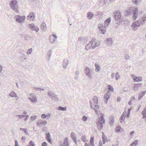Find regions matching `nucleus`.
<instances>
[{
  "mask_svg": "<svg viewBox=\"0 0 146 146\" xmlns=\"http://www.w3.org/2000/svg\"><path fill=\"white\" fill-rule=\"evenodd\" d=\"M98 98L96 96H94L93 98V101L90 103L91 108L94 109L96 112L99 109V107L98 105Z\"/></svg>",
  "mask_w": 146,
  "mask_h": 146,
  "instance_id": "f257e3e1",
  "label": "nucleus"
},
{
  "mask_svg": "<svg viewBox=\"0 0 146 146\" xmlns=\"http://www.w3.org/2000/svg\"><path fill=\"white\" fill-rule=\"evenodd\" d=\"M90 44H91V46L93 48L99 46L100 45V42L98 41H97L95 38H93L90 41Z\"/></svg>",
  "mask_w": 146,
  "mask_h": 146,
  "instance_id": "f03ea898",
  "label": "nucleus"
},
{
  "mask_svg": "<svg viewBox=\"0 0 146 146\" xmlns=\"http://www.w3.org/2000/svg\"><path fill=\"white\" fill-rule=\"evenodd\" d=\"M17 2L16 0H14L12 1L10 3V6L12 9L14 10L17 9L18 7Z\"/></svg>",
  "mask_w": 146,
  "mask_h": 146,
  "instance_id": "7ed1b4c3",
  "label": "nucleus"
},
{
  "mask_svg": "<svg viewBox=\"0 0 146 146\" xmlns=\"http://www.w3.org/2000/svg\"><path fill=\"white\" fill-rule=\"evenodd\" d=\"M29 27L30 29L33 30H35L37 32L39 31V28L35 26L33 24H30L29 25Z\"/></svg>",
  "mask_w": 146,
  "mask_h": 146,
  "instance_id": "20e7f679",
  "label": "nucleus"
},
{
  "mask_svg": "<svg viewBox=\"0 0 146 146\" xmlns=\"http://www.w3.org/2000/svg\"><path fill=\"white\" fill-rule=\"evenodd\" d=\"M131 77L133 78L134 81L135 82H140L142 80V78L140 76L137 77L134 75H132L131 76Z\"/></svg>",
  "mask_w": 146,
  "mask_h": 146,
  "instance_id": "39448f33",
  "label": "nucleus"
},
{
  "mask_svg": "<svg viewBox=\"0 0 146 146\" xmlns=\"http://www.w3.org/2000/svg\"><path fill=\"white\" fill-rule=\"evenodd\" d=\"M101 120L100 121V123L98 125V127L100 129L103 127V125L105 123V120L103 116H102L101 117Z\"/></svg>",
  "mask_w": 146,
  "mask_h": 146,
  "instance_id": "423d86ee",
  "label": "nucleus"
},
{
  "mask_svg": "<svg viewBox=\"0 0 146 146\" xmlns=\"http://www.w3.org/2000/svg\"><path fill=\"white\" fill-rule=\"evenodd\" d=\"M133 19L134 20H135L137 17L138 14L137 13L138 11V10L137 8H135L133 10Z\"/></svg>",
  "mask_w": 146,
  "mask_h": 146,
  "instance_id": "0eeeda50",
  "label": "nucleus"
},
{
  "mask_svg": "<svg viewBox=\"0 0 146 146\" xmlns=\"http://www.w3.org/2000/svg\"><path fill=\"white\" fill-rule=\"evenodd\" d=\"M30 96L31 98H29L32 102H34L37 101L36 98L34 94L31 93L30 94Z\"/></svg>",
  "mask_w": 146,
  "mask_h": 146,
  "instance_id": "6e6552de",
  "label": "nucleus"
},
{
  "mask_svg": "<svg viewBox=\"0 0 146 146\" xmlns=\"http://www.w3.org/2000/svg\"><path fill=\"white\" fill-rule=\"evenodd\" d=\"M25 17L24 16H19L17 18V21L18 22H23L25 20Z\"/></svg>",
  "mask_w": 146,
  "mask_h": 146,
  "instance_id": "1a4fd4ad",
  "label": "nucleus"
},
{
  "mask_svg": "<svg viewBox=\"0 0 146 146\" xmlns=\"http://www.w3.org/2000/svg\"><path fill=\"white\" fill-rule=\"evenodd\" d=\"M57 38L56 36L54 34H52L50 36V40L51 42L53 43L54 42Z\"/></svg>",
  "mask_w": 146,
  "mask_h": 146,
  "instance_id": "9d476101",
  "label": "nucleus"
},
{
  "mask_svg": "<svg viewBox=\"0 0 146 146\" xmlns=\"http://www.w3.org/2000/svg\"><path fill=\"white\" fill-rule=\"evenodd\" d=\"M46 123L47 122L46 121H44L41 120H39L37 122V124L38 126H40L41 125H46Z\"/></svg>",
  "mask_w": 146,
  "mask_h": 146,
  "instance_id": "9b49d317",
  "label": "nucleus"
},
{
  "mask_svg": "<svg viewBox=\"0 0 146 146\" xmlns=\"http://www.w3.org/2000/svg\"><path fill=\"white\" fill-rule=\"evenodd\" d=\"M85 72L86 75L90 76L91 75V71L89 69V68L87 67L86 68L85 70Z\"/></svg>",
  "mask_w": 146,
  "mask_h": 146,
  "instance_id": "f8f14e48",
  "label": "nucleus"
},
{
  "mask_svg": "<svg viewBox=\"0 0 146 146\" xmlns=\"http://www.w3.org/2000/svg\"><path fill=\"white\" fill-rule=\"evenodd\" d=\"M62 146H69L68 140V138L66 137L64 139V141Z\"/></svg>",
  "mask_w": 146,
  "mask_h": 146,
  "instance_id": "ddd939ff",
  "label": "nucleus"
},
{
  "mask_svg": "<svg viewBox=\"0 0 146 146\" xmlns=\"http://www.w3.org/2000/svg\"><path fill=\"white\" fill-rule=\"evenodd\" d=\"M131 26L133 28H135L139 26V22L137 21H135L133 23Z\"/></svg>",
  "mask_w": 146,
  "mask_h": 146,
  "instance_id": "4468645a",
  "label": "nucleus"
},
{
  "mask_svg": "<svg viewBox=\"0 0 146 146\" xmlns=\"http://www.w3.org/2000/svg\"><path fill=\"white\" fill-rule=\"evenodd\" d=\"M103 134L102 136V141L103 144H104L106 142L108 141V139H107L106 137L104 135V133L102 132Z\"/></svg>",
  "mask_w": 146,
  "mask_h": 146,
  "instance_id": "2eb2a0df",
  "label": "nucleus"
},
{
  "mask_svg": "<svg viewBox=\"0 0 146 146\" xmlns=\"http://www.w3.org/2000/svg\"><path fill=\"white\" fill-rule=\"evenodd\" d=\"M115 19H118L120 18L121 17V14L120 13L117 12L115 13Z\"/></svg>",
  "mask_w": 146,
  "mask_h": 146,
  "instance_id": "dca6fc26",
  "label": "nucleus"
},
{
  "mask_svg": "<svg viewBox=\"0 0 146 146\" xmlns=\"http://www.w3.org/2000/svg\"><path fill=\"white\" fill-rule=\"evenodd\" d=\"M126 112H124L122 115L121 116L120 121L121 122H122L123 121L126 116Z\"/></svg>",
  "mask_w": 146,
  "mask_h": 146,
  "instance_id": "f3484780",
  "label": "nucleus"
},
{
  "mask_svg": "<svg viewBox=\"0 0 146 146\" xmlns=\"http://www.w3.org/2000/svg\"><path fill=\"white\" fill-rule=\"evenodd\" d=\"M71 136L74 141L76 143V136H75L74 133L73 132L71 133Z\"/></svg>",
  "mask_w": 146,
  "mask_h": 146,
  "instance_id": "a211bd4d",
  "label": "nucleus"
},
{
  "mask_svg": "<svg viewBox=\"0 0 146 146\" xmlns=\"http://www.w3.org/2000/svg\"><path fill=\"white\" fill-rule=\"evenodd\" d=\"M121 131H123V129L120 126L118 125L116 127L115 131L117 133Z\"/></svg>",
  "mask_w": 146,
  "mask_h": 146,
  "instance_id": "6ab92c4d",
  "label": "nucleus"
},
{
  "mask_svg": "<svg viewBox=\"0 0 146 146\" xmlns=\"http://www.w3.org/2000/svg\"><path fill=\"white\" fill-rule=\"evenodd\" d=\"M40 28L42 30L46 29V24L44 23H42L40 26Z\"/></svg>",
  "mask_w": 146,
  "mask_h": 146,
  "instance_id": "aec40b11",
  "label": "nucleus"
},
{
  "mask_svg": "<svg viewBox=\"0 0 146 146\" xmlns=\"http://www.w3.org/2000/svg\"><path fill=\"white\" fill-rule=\"evenodd\" d=\"M110 93L109 92H108L105 95L104 98L106 100H108L110 98Z\"/></svg>",
  "mask_w": 146,
  "mask_h": 146,
  "instance_id": "412c9836",
  "label": "nucleus"
},
{
  "mask_svg": "<svg viewBox=\"0 0 146 146\" xmlns=\"http://www.w3.org/2000/svg\"><path fill=\"white\" fill-rule=\"evenodd\" d=\"M46 139L49 143H51L52 142L51 141L50 136L49 133L46 134Z\"/></svg>",
  "mask_w": 146,
  "mask_h": 146,
  "instance_id": "4be33fe9",
  "label": "nucleus"
},
{
  "mask_svg": "<svg viewBox=\"0 0 146 146\" xmlns=\"http://www.w3.org/2000/svg\"><path fill=\"white\" fill-rule=\"evenodd\" d=\"M34 13L32 12L30 13L28 16V17L31 19H33L34 18Z\"/></svg>",
  "mask_w": 146,
  "mask_h": 146,
  "instance_id": "5701e85b",
  "label": "nucleus"
},
{
  "mask_svg": "<svg viewBox=\"0 0 146 146\" xmlns=\"http://www.w3.org/2000/svg\"><path fill=\"white\" fill-rule=\"evenodd\" d=\"M102 26V25H99V28L100 29V30H101L103 34H104V33L106 31L105 30H104L105 29V27H102V28L100 27V26Z\"/></svg>",
  "mask_w": 146,
  "mask_h": 146,
  "instance_id": "b1692460",
  "label": "nucleus"
},
{
  "mask_svg": "<svg viewBox=\"0 0 146 146\" xmlns=\"http://www.w3.org/2000/svg\"><path fill=\"white\" fill-rule=\"evenodd\" d=\"M141 84H135L133 86V88L134 89H135L136 88H138L141 86L142 85Z\"/></svg>",
  "mask_w": 146,
  "mask_h": 146,
  "instance_id": "393cba45",
  "label": "nucleus"
},
{
  "mask_svg": "<svg viewBox=\"0 0 146 146\" xmlns=\"http://www.w3.org/2000/svg\"><path fill=\"white\" fill-rule=\"evenodd\" d=\"M90 142L92 146H94V137H91L90 139Z\"/></svg>",
  "mask_w": 146,
  "mask_h": 146,
  "instance_id": "a878e982",
  "label": "nucleus"
},
{
  "mask_svg": "<svg viewBox=\"0 0 146 146\" xmlns=\"http://www.w3.org/2000/svg\"><path fill=\"white\" fill-rule=\"evenodd\" d=\"M87 17L88 19H91L93 15L92 13L91 12H88L87 14Z\"/></svg>",
  "mask_w": 146,
  "mask_h": 146,
  "instance_id": "bb28decb",
  "label": "nucleus"
},
{
  "mask_svg": "<svg viewBox=\"0 0 146 146\" xmlns=\"http://www.w3.org/2000/svg\"><path fill=\"white\" fill-rule=\"evenodd\" d=\"M50 114H48V115H45V114H43L41 115V117L42 118H45L48 116H50Z\"/></svg>",
  "mask_w": 146,
  "mask_h": 146,
  "instance_id": "cd10ccee",
  "label": "nucleus"
},
{
  "mask_svg": "<svg viewBox=\"0 0 146 146\" xmlns=\"http://www.w3.org/2000/svg\"><path fill=\"white\" fill-rule=\"evenodd\" d=\"M9 96L12 97H16L17 96L16 94L13 92H11L9 94Z\"/></svg>",
  "mask_w": 146,
  "mask_h": 146,
  "instance_id": "c85d7f7f",
  "label": "nucleus"
},
{
  "mask_svg": "<svg viewBox=\"0 0 146 146\" xmlns=\"http://www.w3.org/2000/svg\"><path fill=\"white\" fill-rule=\"evenodd\" d=\"M146 91H143L139 95V98L141 99L142 98L145 94Z\"/></svg>",
  "mask_w": 146,
  "mask_h": 146,
  "instance_id": "c756f323",
  "label": "nucleus"
},
{
  "mask_svg": "<svg viewBox=\"0 0 146 146\" xmlns=\"http://www.w3.org/2000/svg\"><path fill=\"white\" fill-rule=\"evenodd\" d=\"M108 88L109 90L111 92H113V87L110 85H108Z\"/></svg>",
  "mask_w": 146,
  "mask_h": 146,
  "instance_id": "7c9ffc66",
  "label": "nucleus"
},
{
  "mask_svg": "<svg viewBox=\"0 0 146 146\" xmlns=\"http://www.w3.org/2000/svg\"><path fill=\"white\" fill-rule=\"evenodd\" d=\"M138 141L137 140H135L131 145V146H136L137 144Z\"/></svg>",
  "mask_w": 146,
  "mask_h": 146,
  "instance_id": "2f4dec72",
  "label": "nucleus"
},
{
  "mask_svg": "<svg viewBox=\"0 0 146 146\" xmlns=\"http://www.w3.org/2000/svg\"><path fill=\"white\" fill-rule=\"evenodd\" d=\"M95 66L96 68V69L98 71H99L100 70V68L99 65L97 64H95Z\"/></svg>",
  "mask_w": 146,
  "mask_h": 146,
  "instance_id": "473e14b6",
  "label": "nucleus"
},
{
  "mask_svg": "<svg viewBox=\"0 0 146 146\" xmlns=\"http://www.w3.org/2000/svg\"><path fill=\"white\" fill-rule=\"evenodd\" d=\"M82 139L83 141L86 142L87 141L86 137L85 135H83L82 137Z\"/></svg>",
  "mask_w": 146,
  "mask_h": 146,
  "instance_id": "72a5a7b5",
  "label": "nucleus"
},
{
  "mask_svg": "<svg viewBox=\"0 0 146 146\" xmlns=\"http://www.w3.org/2000/svg\"><path fill=\"white\" fill-rule=\"evenodd\" d=\"M91 44H89L86 45L85 46V49L87 50H88L90 48Z\"/></svg>",
  "mask_w": 146,
  "mask_h": 146,
  "instance_id": "f704fd0d",
  "label": "nucleus"
},
{
  "mask_svg": "<svg viewBox=\"0 0 146 146\" xmlns=\"http://www.w3.org/2000/svg\"><path fill=\"white\" fill-rule=\"evenodd\" d=\"M142 114L143 116V117H146V108L142 112Z\"/></svg>",
  "mask_w": 146,
  "mask_h": 146,
  "instance_id": "c9c22d12",
  "label": "nucleus"
},
{
  "mask_svg": "<svg viewBox=\"0 0 146 146\" xmlns=\"http://www.w3.org/2000/svg\"><path fill=\"white\" fill-rule=\"evenodd\" d=\"M110 19L109 18L105 21V24L108 25L110 22Z\"/></svg>",
  "mask_w": 146,
  "mask_h": 146,
  "instance_id": "e433bc0d",
  "label": "nucleus"
},
{
  "mask_svg": "<svg viewBox=\"0 0 146 146\" xmlns=\"http://www.w3.org/2000/svg\"><path fill=\"white\" fill-rule=\"evenodd\" d=\"M59 109L61 110H66V107H59Z\"/></svg>",
  "mask_w": 146,
  "mask_h": 146,
  "instance_id": "4c0bfd02",
  "label": "nucleus"
},
{
  "mask_svg": "<svg viewBox=\"0 0 146 146\" xmlns=\"http://www.w3.org/2000/svg\"><path fill=\"white\" fill-rule=\"evenodd\" d=\"M36 116L34 115L31 117V119L32 121H33L36 119Z\"/></svg>",
  "mask_w": 146,
  "mask_h": 146,
  "instance_id": "58836bf2",
  "label": "nucleus"
},
{
  "mask_svg": "<svg viewBox=\"0 0 146 146\" xmlns=\"http://www.w3.org/2000/svg\"><path fill=\"white\" fill-rule=\"evenodd\" d=\"M29 146H35V144L32 141H31L29 142Z\"/></svg>",
  "mask_w": 146,
  "mask_h": 146,
  "instance_id": "ea45409f",
  "label": "nucleus"
},
{
  "mask_svg": "<svg viewBox=\"0 0 146 146\" xmlns=\"http://www.w3.org/2000/svg\"><path fill=\"white\" fill-rule=\"evenodd\" d=\"M32 48L28 49L27 52V54H31L32 52Z\"/></svg>",
  "mask_w": 146,
  "mask_h": 146,
  "instance_id": "a19ab883",
  "label": "nucleus"
},
{
  "mask_svg": "<svg viewBox=\"0 0 146 146\" xmlns=\"http://www.w3.org/2000/svg\"><path fill=\"white\" fill-rule=\"evenodd\" d=\"M131 11V10L130 9H129L127 10L126 11L127 13L126 14V15H129L131 13V12H130Z\"/></svg>",
  "mask_w": 146,
  "mask_h": 146,
  "instance_id": "79ce46f5",
  "label": "nucleus"
},
{
  "mask_svg": "<svg viewBox=\"0 0 146 146\" xmlns=\"http://www.w3.org/2000/svg\"><path fill=\"white\" fill-rule=\"evenodd\" d=\"M17 117H18L19 119H21L25 117V115H18Z\"/></svg>",
  "mask_w": 146,
  "mask_h": 146,
  "instance_id": "37998d69",
  "label": "nucleus"
},
{
  "mask_svg": "<svg viewBox=\"0 0 146 146\" xmlns=\"http://www.w3.org/2000/svg\"><path fill=\"white\" fill-rule=\"evenodd\" d=\"M115 77H116V78L117 80L119 77V74L118 73H117L116 74Z\"/></svg>",
  "mask_w": 146,
  "mask_h": 146,
  "instance_id": "c03bdc74",
  "label": "nucleus"
},
{
  "mask_svg": "<svg viewBox=\"0 0 146 146\" xmlns=\"http://www.w3.org/2000/svg\"><path fill=\"white\" fill-rule=\"evenodd\" d=\"M25 118L24 119V120L26 121L29 118V115H25Z\"/></svg>",
  "mask_w": 146,
  "mask_h": 146,
  "instance_id": "a18cd8bd",
  "label": "nucleus"
},
{
  "mask_svg": "<svg viewBox=\"0 0 146 146\" xmlns=\"http://www.w3.org/2000/svg\"><path fill=\"white\" fill-rule=\"evenodd\" d=\"M87 118L85 116H84L82 118V120L83 121H85L87 120Z\"/></svg>",
  "mask_w": 146,
  "mask_h": 146,
  "instance_id": "49530a36",
  "label": "nucleus"
},
{
  "mask_svg": "<svg viewBox=\"0 0 146 146\" xmlns=\"http://www.w3.org/2000/svg\"><path fill=\"white\" fill-rule=\"evenodd\" d=\"M42 146H47V144L45 142H44L42 144Z\"/></svg>",
  "mask_w": 146,
  "mask_h": 146,
  "instance_id": "de8ad7c7",
  "label": "nucleus"
},
{
  "mask_svg": "<svg viewBox=\"0 0 146 146\" xmlns=\"http://www.w3.org/2000/svg\"><path fill=\"white\" fill-rule=\"evenodd\" d=\"M110 41L111 42L112 41V39L111 38H108L107 40V41L108 42H109Z\"/></svg>",
  "mask_w": 146,
  "mask_h": 146,
  "instance_id": "09e8293b",
  "label": "nucleus"
},
{
  "mask_svg": "<svg viewBox=\"0 0 146 146\" xmlns=\"http://www.w3.org/2000/svg\"><path fill=\"white\" fill-rule=\"evenodd\" d=\"M15 146H19L18 145V142L17 140H16L15 141Z\"/></svg>",
  "mask_w": 146,
  "mask_h": 146,
  "instance_id": "8fccbe9b",
  "label": "nucleus"
},
{
  "mask_svg": "<svg viewBox=\"0 0 146 146\" xmlns=\"http://www.w3.org/2000/svg\"><path fill=\"white\" fill-rule=\"evenodd\" d=\"M110 120H111V122H110V123H113V122L114 121L113 118H111Z\"/></svg>",
  "mask_w": 146,
  "mask_h": 146,
  "instance_id": "3c124183",
  "label": "nucleus"
},
{
  "mask_svg": "<svg viewBox=\"0 0 146 146\" xmlns=\"http://www.w3.org/2000/svg\"><path fill=\"white\" fill-rule=\"evenodd\" d=\"M117 101L118 102L120 101L121 100V98L119 97L117 98Z\"/></svg>",
  "mask_w": 146,
  "mask_h": 146,
  "instance_id": "603ef678",
  "label": "nucleus"
},
{
  "mask_svg": "<svg viewBox=\"0 0 146 146\" xmlns=\"http://www.w3.org/2000/svg\"><path fill=\"white\" fill-rule=\"evenodd\" d=\"M139 1V0H136L135 3V4H138V2Z\"/></svg>",
  "mask_w": 146,
  "mask_h": 146,
  "instance_id": "864d4df0",
  "label": "nucleus"
},
{
  "mask_svg": "<svg viewBox=\"0 0 146 146\" xmlns=\"http://www.w3.org/2000/svg\"><path fill=\"white\" fill-rule=\"evenodd\" d=\"M134 131H132L131 133H130V134L131 135H132V134H134Z\"/></svg>",
  "mask_w": 146,
  "mask_h": 146,
  "instance_id": "5fc2aeb1",
  "label": "nucleus"
},
{
  "mask_svg": "<svg viewBox=\"0 0 146 146\" xmlns=\"http://www.w3.org/2000/svg\"><path fill=\"white\" fill-rule=\"evenodd\" d=\"M85 146H90V145H89V144L87 143H86L85 144Z\"/></svg>",
  "mask_w": 146,
  "mask_h": 146,
  "instance_id": "6e6d98bb",
  "label": "nucleus"
},
{
  "mask_svg": "<svg viewBox=\"0 0 146 146\" xmlns=\"http://www.w3.org/2000/svg\"><path fill=\"white\" fill-rule=\"evenodd\" d=\"M2 67L0 65V72L2 71Z\"/></svg>",
  "mask_w": 146,
  "mask_h": 146,
  "instance_id": "4d7b16f0",
  "label": "nucleus"
},
{
  "mask_svg": "<svg viewBox=\"0 0 146 146\" xmlns=\"http://www.w3.org/2000/svg\"><path fill=\"white\" fill-rule=\"evenodd\" d=\"M128 113H129V114L130 113V111H131V110L129 109L128 110Z\"/></svg>",
  "mask_w": 146,
  "mask_h": 146,
  "instance_id": "13d9d810",
  "label": "nucleus"
},
{
  "mask_svg": "<svg viewBox=\"0 0 146 146\" xmlns=\"http://www.w3.org/2000/svg\"><path fill=\"white\" fill-rule=\"evenodd\" d=\"M99 146H102V142H101L100 143Z\"/></svg>",
  "mask_w": 146,
  "mask_h": 146,
  "instance_id": "bf43d9fd",
  "label": "nucleus"
},
{
  "mask_svg": "<svg viewBox=\"0 0 146 146\" xmlns=\"http://www.w3.org/2000/svg\"><path fill=\"white\" fill-rule=\"evenodd\" d=\"M129 105H131V101H130L129 102V103H128Z\"/></svg>",
  "mask_w": 146,
  "mask_h": 146,
  "instance_id": "052dcab7",
  "label": "nucleus"
},
{
  "mask_svg": "<svg viewBox=\"0 0 146 146\" xmlns=\"http://www.w3.org/2000/svg\"><path fill=\"white\" fill-rule=\"evenodd\" d=\"M20 129H21V130H22V129H22V128H20Z\"/></svg>",
  "mask_w": 146,
  "mask_h": 146,
  "instance_id": "680f3d73",
  "label": "nucleus"
},
{
  "mask_svg": "<svg viewBox=\"0 0 146 146\" xmlns=\"http://www.w3.org/2000/svg\"><path fill=\"white\" fill-rule=\"evenodd\" d=\"M26 114V113H24V114Z\"/></svg>",
  "mask_w": 146,
  "mask_h": 146,
  "instance_id": "e2e57ef3",
  "label": "nucleus"
}]
</instances>
